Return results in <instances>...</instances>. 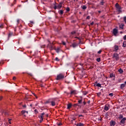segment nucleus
Instances as JSON below:
<instances>
[{"label":"nucleus","mask_w":126,"mask_h":126,"mask_svg":"<svg viewBox=\"0 0 126 126\" xmlns=\"http://www.w3.org/2000/svg\"><path fill=\"white\" fill-rule=\"evenodd\" d=\"M112 58L116 60V61H119L120 60V55L118 53H115L113 55Z\"/></svg>","instance_id":"f257e3e1"},{"label":"nucleus","mask_w":126,"mask_h":126,"mask_svg":"<svg viewBox=\"0 0 126 126\" xmlns=\"http://www.w3.org/2000/svg\"><path fill=\"white\" fill-rule=\"evenodd\" d=\"M64 78V76L62 74H60L59 75H57V80H60V79H63V78Z\"/></svg>","instance_id":"f03ea898"},{"label":"nucleus","mask_w":126,"mask_h":126,"mask_svg":"<svg viewBox=\"0 0 126 126\" xmlns=\"http://www.w3.org/2000/svg\"><path fill=\"white\" fill-rule=\"evenodd\" d=\"M76 94H77V91L76 90H71L70 94L71 95H75Z\"/></svg>","instance_id":"7ed1b4c3"},{"label":"nucleus","mask_w":126,"mask_h":126,"mask_svg":"<svg viewBox=\"0 0 126 126\" xmlns=\"http://www.w3.org/2000/svg\"><path fill=\"white\" fill-rule=\"evenodd\" d=\"M126 118H122V119H121V120L120 121V124H125L126 123Z\"/></svg>","instance_id":"20e7f679"},{"label":"nucleus","mask_w":126,"mask_h":126,"mask_svg":"<svg viewBox=\"0 0 126 126\" xmlns=\"http://www.w3.org/2000/svg\"><path fill=\"white\" fill-rule=\"evenodd\" d=\"M118 50H119V46L115 45L114 46V50H113V52H118Z\"/></svg>","instance_id":"39448f33"},{"label":"nucleus","mask_w":126,"mask_h":126,"mask_svg":"<svg viewBox=\"0 0 126 126\" xmlns=\"http://www.w3.org/2000/svg\"><path fill=\"white\" fill-rule=\"evenodd\" d=\"M113 34L115 36H117V34H118V30L114 29L113 30Z\"/></svg>","instance_id":"423d86ee"},{"label":"nucleus","mask_w":126,"mask_h":126,"mask_svg":"<svg viewBox=\"0 0 126 126\" xmlns=\"http://www.w3.org/2000/svg\"><path fill=\"white\" fill-rule=\"evenodd\" d=\"M62 6H63V3H60L57 6V9H61V8H62Z\"/></svg>","instance_id":"0eeeda50"},{"label":"nucleus","mask_w":126,"mask_h":126,"mask_svg":"<svg viewBox=\"0 0 126 126\" xmlns=\"http://www.w3.org/2000/svg\"><path fill=\"white\" fill-rule=\"evenodd\" d=\"M104 110H105V111H108L109 110V105L106 104L105 106Z\"/></svg>","instance_id":"6e6552de"},{"label":"nucleus","mask_w":126,"mask_h":126,"mask_svg":"<svg viewBox=\"0 0 126 126\" xmlns=\"http://www.w3.org/2000/svg\"><path fill=\"white\" fill-rule=\"evenodd\" d=\"M45 115V113H41V114L40 115V116H39V118L40 119H44V115Z\"/></svg>","instance_id":"1a4fd4ad"},{"label":"nucleus","mask_w":126,"mask_h":126,"mask_svg":"<svg viewBox=\"0 0 126 126\" xmlns=\"http://www.w3.org/2000/svg\"><path fill=\"white\" fill-rule=\"evenodd\" d=\"M115 125H116V123H115V122H114L113 121H111L110 122V125H111V126H115Z\"/></svg>","instance_id":"9d476101"},{"label":"nucleus","mask_w":126,"mask_h":126,"mask_svg":"<svg viewBox=\"0 0 126 126\" xmlns=\"http://www.w3.org/2000/svg\"><path fill=\"white\" fill-rule=\"evenodd\" d=\"M71 106H72V105L71 104V103H69L67 104V109H70V108H71Z\"/></svg>","instance_id":"9b49d317"},{"label":"nucleus","mask_w":126,"mask_h":126,"mask_svg":"<svg viewBox=\"0 0 126 126\" xmlns=\"http://www.w3.org/2000/svg\"><path fill=\"white\" fill-rule=\"evenodd\" d=\"M124 26H125V25L124 24H121L120 25L119 27L121 29H124Z\"/></svg>","instance_id":"f8f14e48"},{"label":"nucleus","mask_w":126,"mask_h":126,"mask_svg":"<svg viewBox=\"0 0 126 126\" xmlns=\"http://www.w3.org/2000/svg\"><path fill=\"white\" fill-rule=\"evenodd\" d=\"M77 126H84V124H83V123H78L77 124H76Z\"/></svg>","instance_id":"ddd939ff"},{"label":"nucleus","mask_w":126,"mask_h":126,"mask_svg":"<svg viewBox=\"0 0 126 126\" xmlns=\"http://www.w3.org/2000/svg\"><path fill=\"white\" fill-rule=\"evenodd\" d=\"M126 86V84H122L121 85V89H124L125 88V87Z\"/></svg>","instance_id":"4468645a"},{"label":"nucleus","mask_w":126,"mask_h":126,"mask_svg":"<svg viewBox=\"0 0 126 126\" xmlns=\"http://www.w3.org/2000/svg\"><path fill=\"white\" fill-rule=\"evenodd\" d=\"M116 8H118V9H121V7L119 5V4L117 3L116 4Z\"/></svg>","instance_id":"2eb2a0df"},{"label":"nucleus","mask_w":126,"mask_h":126,"mask_svg":"<svg viewBox=\"0 0 126 126\" xmlns=\"http://www.w3.org/2000/svg\"><path fill=\"white\" fill-rule=\"evenodd\" d=\"M119 120H122V119H124V116H123V115L120 114L119 115Z\"/></svg>","instance_id":"dca6fc26"},{"label":"nucleus","mask_w":126,"mask_h":126,"mask_svg":"<svg viewBox=\"0 0 126 126\" xmlns=\"http://www.w3.org/2000/svg\"><path fill=\"white\" fill-rule=\"evenodd\" d=\"M47 48H49L50 49V50H53V46L52 45H48L47 46Z\"/></svg>","instance_id":"f3484780"},{"label":"nucleus","mask_w":126,"mask_h":126,"mask_svg":"<svg viewBox=\"0 0 126 126\" xmlns=\"http://www.w3.org/2000/svg\"><path fill=\"white\" fill-rule=\"evenodd\" d=\"M51 105L52 106H56V102L54 101H51Z\"/></svg>","instance_id":"a211bd4d"},{"label":"nucleus","mask_w":126,"mask_h":126,"mask_svg":"<svg viewBox=\"0 0 126 126\" xmlns=\"http://www.w3.org/2000/svg\"><path fill=\"white\" fill-rule=\"evenodd\" d=\"M123 47H124V48H126V41H124L123 44Z\"/></svg>","instance_id":"6ab92c4d"},{"label":"nucleus","mask_w":126,"mask_h":126,"mask_svg":"<svg viewBox=\"0 0 126 126\" xmlns=\"http://www.w3.org/2000/svg\"><path fill=\"white\" fill-rule=\"evenodd\" d=\"M119 72H120V73H123V72H124V70H123V69H120L119 70Z\"/></svg>","instance_id":"aec40b11"},{"label":"nucleus","mask_w":126,"mask_h":126,"mask_svg":"<svg viewBox=\"0 0 126 126\" xmlns=\"http://www.w3.org/2000/svg\"><path fill=\"white\" fill-rule=\"evenodd\" d=\"M59 13L60 14H63V10H61L60 11H59Z\"/></svg>","instance_id":"412c9836"},{"label":"nucleus","mask_w":126,"mask_h":126,"mask_svg":"<svg viewBox=\"0 0 126 126\" xmlns=\"http://www.w3.org/2000/svg\"><path fill=\"white\" fill-rule=\"evenodd\" d=\"M55 50H56L57 53H59V52H60V49L59 48L56 49Z\"/></svg>","instance_id":"4be33fe9"},{"label":"nucleus","mask_w":126,"mask_h":126,"mask_svg":"<svg viewBox=\"0 0 126 126\" xmlns=\"http://www.w3.org/2000/svg\"><path fill=\"white\" fill-rule=\"evenodd\" d=\"M21 113H22V114L23 115H24V113H26V111H25V110H23V111H22Z\"/></svg>","instance_id":"5701e85b"},{"label":"nucleus","mask_w":126,"mask_h":126,"mask_svg":"<svg viewBox=\"0 0 126 126\" xmlns=\"http://www.w3.org/2000/svg\"><path fill=\"white\" fill-rule=\"evenodd\" d=\"M72 47H73V48H75V47H76V44H75V43L73 44Z\"/></svg>","instance_id":"b1692460"},{"label":"nucleus","mask_w":126,"mask_h":126,"mask_svg":"<svg viewBox=\"0 0 126 126\" xmlns=\"http://www.w3.org/2000/svg\"><path fill=\"white\" fill-rule=\"evenodd\" d=\"M96 86H97V87H101V84L99 83H98L96 84Z\"/></svg>","instance_id":"393cba45"},{"label":"nucleus","mask_w":126,"mask_h":126,"mask_svg":"<svg viewBox=\"0 0 126 126\" xmlns=\"http://www.w3.org/2000/svg\"><path fill=\"white\" fill-rule=\"evenodd\" d=\"M87 8V7L86 6H85V5H84V6H83V7H82L83 9H86Z\"/></svg>","instance_id":"a878e982"},{"label":"nucleus","mask_w":126,"mask_h":126,"mask_svg":"<svg viewBox=\"0 0 126 126\" xmlns=\"http://www.w3.org/2000/svg\"><path fill=\"white\" fill-rule=\"evenodd\" d=\"M109 96H111V97H113V96H114V94L113 93H110L109 94Z\"/></svg>","instance_id":"bb28decb"},{"label":"nucleus","mask_w":126,"mask_h":126,"mask_svg":"<svg viewBox=\"0 0 126 126\" xmlns=\"http://www.w3.org/2000/svg\"><path fill=\"white\" fill-rule=\"evenodd\" d=\"M96 61H97L98 62H100V61H101V59H100V58H97V59H96Z\"/></svg>","instance_id":"cd10ccee"},{"label":"nucleus","mask_w":126,"mask_h":126,"mask_svg":"<svg viewBox=\"0 0 126 126\" xmlns=\"http://www.w3.org/2000/svg\"><path fill=\"white\" fill-rule=\"evenodd\" d=\"M84 95H87V92H83Z\"/></svg>","instance_id":"c85d7f7f"},{"label":"nucleus","mask_w":126,"mask_h":126,"mask_svg":"<svg viewBox=\"0 0 126 126\" xmlns=\"http://www.w3.org/2000/svg\"><path fill=\"white\" fill-rule=\"evenodd\" d=\"M82 102V100H79L78 101L79 104H81Z\"/></svg>","instance_id":"c756f323"},{"label":"nucleus","mask_w":126,"mask_h":126,"mask_svg":"<svg viewBox=\"0 0 126 126\" xmlns=\"http://www.w3.org/2000/svg\"><path fill=\"white\" fill-rule=\"evenodd\" d=\"M54 8V9H57V8H58V6H57V5H55Z\"/></svg>","instance_id":"7c9ffc66"},{"label":"nucleus","mask_w":126,"mask_h":126,"mask_svg":"<svg viewBox=\"0 0 126 126\" xmlns=\"http://www.w3.org/2000/svg\"><path fill=\"white\" fill-rule=\"evenodd\" d=\"M55 60H56V61H57L58 62H59V61H60V60H59V58L58 57H56Z\"/></svg>","instance_id":"2f4dec72"},{"label":"nucleus","mask_w":126,"mask_h":126,"mask_svg":"<svg viewBox=\"0 0 126 126\" xmlns=\"http://www.w3.org/2000/svg\"><path fill=\"white\" fill-rule=\"evenodd\" d=\"M110 77L111 78L114 77V75H113V74H110Z\"/></svg>","instance_id":"473e14b6"},{"label":"nucleus","mask_w":126,"mask_h":126,"mask_svg":"<svg viewBox=\"0 0 126 126\" xmlns=\"http://www.w3.org/2000/svg\"><path fill=\"white\" fill-rule=\"evenodd\" d=\"M12 33H10L8 35V37H10V36H12Z\"/></svg>","instance_id":"72a5a7b5"},{"label":"nucleus","mask_w":126,"mask_h":126,"mask_svg":"<svg viewBox=\"0 0 126 126\" xmlns=\"http://www.w3.org/2000/svg\"><path fill=\"white\" fill-rule=\"evenodd\" d=\"M123 39L126 40V35L124 36Z\"/></svg>","instance_id":"f704fd0d"},{"label":"nucleus","mask_w":126,"mask_h":126,"mask_svg":"<svg viewBox=\"0 0 126 126\" xmlns=\"http://www.w3.org/2000/svg\"><path fill=\"white\" fill-rule=\"evenodd\" d=\"M97 53L98 54H101V53H102V50H99Z\"/></svg>","instance_id":"c9c22d12"},{"label":"nucleus","mask_w":126,"mask_h":126,"mask_svg":"<svg viewBox=\"0 0 126 126\" xmlns=\"http://www.w3.org/2000/svg\"><path fill=\"white\" fill-rule=\"evenodd\" d=\"M87 19H90V16H88L87 17Z\"/></svg>","instance_id":"e433bc0d"},{"label":"nucleus","mask_w":126,"mask_h":126,"mask_svg":"<svg viewBox=\"0 0 126 126\" xmlns=\"http://www.w3.org/2000/svg\"><path fill=\"white\" fill-rule=\"evenodd\" d=\"M40 123H42V122H43V118L42 119H40V120L39 121Z\"/></svg>","instance_id":"4c0bfd02"},{"label":"nucleus","mask_w":126,"mask_h":126,"mask_svg":"<svg viewBox=\"0 0 126 126\" xmlns=\"http://www.w3.org/2000/svg\"><path fill=\"white\" fill-rule=\"evenodd\" d=\"M91 25H93L94 24V22H92L91 24Z\"/></svg>","instance_id":"58836bf2"},{"label":"nucleus","mask_w":126,"mask_h":126,"mask_svg":"<svg viewBox=\"0 0 126 126\" xmlns=\"http://www.w3.org/2000/svg\"><path fill=\"white\" fill-rule=\"evenodd\" d=\"M2 100V96H0V101Z\"/></svg>","instance_id":"ea45409f"},{"label":"nucleus","mask_w":126,"mask_h":126,"mask_svg":"<svg viewBox=\"0 0 126 126\" xmlns=\"http://www.w3.org/2000/svg\"><path fill=\"white\" fill-rule=\"evenodd\" d=\"M11 119H8L9 124H11V122H10V120Z\"/></svg>","instance_id":"a19ab883"},{"label":"nucleus","mask_w":126,"mask_h":126,"mask_svg":"<svg viewBox=\"0 0 126 126\" xmlns=\"http://www.w3.org/2000/svg\"><path fill=\"white\" fill-rule=\"evenodd\" d=\"M66 11H69V8H66Z\"/></svg>","instance_id":"79ce46f5"},{"label":"nucleus","mask_w":126,"mask_h":126,"mask_svg":"<svg viewBox=\"0 0 126 126\" xmlns=\"http://www.w3.org/2000/svg\"><path fill=\"white\" fill-rule=\"evenodd\" d=\"M13 80H15V79H16V77H13Z\"/></svg>","instance_id":"37998d69"},{"label":"nucleus","mask_w":126,"mask_h":126,"mask_svg":"<svg viewBox=\"0 0 126 126\" xmlns=\"http://www.w3.org/2000/svg\"><path fill=\"white\" fill-rule=\"evenodd\" d=\"M23 108H26V105H24L23 106Z\"/></svg>","instance_id":"c03bdc74"},{"label":"nucleus","mask_w":126,"mask_h":126,"mask_svg":"<svg viewBox=\"0 0 126 126\" xmlns=\"http://www.w3.org/2000/svg\"><path fill=\"white\" fill-rule=\"evenodd\" d=\"M58 126H62V123H59L58 124Z\"/></svg>","instance_id":"a18cd8bd"},{"label":"nucleus","mask_w":126,"mask_h":126,"mask_svg":"<svg viewBox=\"0 0 126 126\" xmlns=\"http://www.w3.org/2000/svg\"><path fill=\"white\" fill-rule=\"evenodd\" d=\"M63 45H65V42H63Z\"/></svg>","instance_id":"49530a36"},{"label":"nucleus","mask_w":126,"mask_h":126,"mask_svg":"<svg viewBox=\"0 0 126 126\" xmlns=\"http://www.w3.org/2000/svg\"><path fill=\"white\" fill-rule=\"evenodd\" d=\"M87 103L88 104H90V100L88 101Z\"/></svg>","instance_id":"de8ad7c7"},{"label":"nucleus","mask_w":126,"mask_h":126,"mask_svg":"<svg viewBox=\"0 0 126 126\" xmlns=\"http://www.w3.org/2000/svg\"><path fill=\"white\" fill-rule=\"evenodd\" d=\"M71 33L72 34H75V32H72Z\"/></svg>","instance_id":"09e8293b"},{"label":"nucleus","mask_w":126,"mask_h":126,"mask_svg":"<svg viewBox=\"0 0 126 126\" xmlns=\"http://www.w3.org/2000/svg\"><path fill=\"white\" fill-rule=\"evenodd\" d=\"M34 112H35L36 113H38V111H37V110H36V109H35V110H34Z\"/></svg>","instance_id":"8fccbe9b"},{"label":"nucleus","mask_w":126,"mask_h":126,"mask_svg":"<svg viewBox=\"0 0 126 126\" xmlns=\"http://www.w3.org/2000/svg\"><path fill=\"white\" fill-rule=\"evenodd\" d=\"M79 117H83V115H79Z\"/></svg>","instance_id":"3c124183"},{"label":"nucleus","mask_w":126,"mask_h":126,"mask_svg":"<svg viewBox=\"0 0 126 126\" xmlns=\"http://www.w3.org/2000/svg\"><path fill=\"white\" fill-rule=\"evenodd\" d=\"M104 3V2L103 1L101 2V4H102V5H103V4Z\"/></svg>","instance_id":"603ef678"},{"label":"nucleus","mask_w":126,"mask_h":126,"mask_svg":"<svg viewBox=\"0 0 126 126\" xmlns=\"http://www.w3.org/2000/svg\"><path fill=\"white\" fill-rule=\"evenodd\" d=\"M0 28H2V25H1L0 26Z\"/></svg>","instance_id":"864d4df0"},{"label":"nucleus","mask_w":126,"mask_h":126,"mask_svg":"<svg viewBox=\"0 0 126 126\" xmlns=\"http://www.w3.org/2000/svg\"><path fill=\"white\" fill-rule=\"evenodd\" d=\"M76 106H77V104H75L74 105V107H75Z\"/></svg>","instance_id":"5fc2aeb1"},{"label":"nucleus","mask_w":126,"mask_h":126,"mask_svg":"<svg viewBox=\"0 0 126 126\" xmlns=\"http://www.w3.org/2000/svg\"><path fill=\"white\" fill-rule=\"evenodd\" d=\"M84 105H85L86 104V102H85V101H84Z\"/></svg>","instance_id":"6e6d98bb"},{"label":"nucleus","mask_w":126,"mask_h":126,"mask_svg":"<svg viewBox=\"0 0 126 126\" xmlns=\"http://www.w3.org/2000/svg\"><path fill=\"white\" fill-rule=\"evenodd\" d=\"M46 117H49V115L48 114H46Z\"/></svg>","instance_id":"4d7b16f0"},{"label":"nucleus","mask_w":126,"mask_h":126,"mask_svg":"<svg viewBox=\"0 0 126 126\" xmlns=\"http://www.w3.org/2000/svg\"><path fill=\"white\" fill-rule=\"evenodd\" d=\"M17 23H19V20H17Z\"/></svg>","instance_id":"13d9d810"},{"label":"nucleus","mask_w":126,"mask_h":126,"mask_svg":"<svg viewBox=\"0 0 126 126\" xmlns=\"http://www.w3.org/2000/svg\"><path fill=\"white\" fill-rule=\"evenodd\" d=\"M35 126H40L39 124L35 125Z\"/></svg>","instance_id":"bf43d9fd"},{"label":"nucleus","mask_w":126,"mask_h":126,"mask_svg":"<svg viewBox=\"0 0 126 126\" xmlns=\"http://www.w3.org/2000/svg\"><path fill=\"white\" fill-rule=\"evenodd\" d=\"M121 34H123V32H120Z\"/></svg>","instance_id":"052dcab7"},{"label":"nucleus","mask_w":126,"mask_h":126,"mask_svg":"<svg viewBox=\"0 0 126 126\" xmlns=\"http://www.w3.org/2000/svg\"><path fill=\"white\" fill-rule=\"evenodd\" d=\"M26 113H27V114H28V111H26Z\"/></svg>","instance_id":"680f3d73"},{"label":"nucleus","mask_w":126,"mask_h":126,"mask_svg":"<svg viewBox=\"0 0 126 126\" xmlns=\"http://www.w3.org/2000/svg\"><path fill=\"white\" fill-rule=\"evenodd\" d=\"M125 85H126V81L125 82Z\"/></svg>","instance_id":"e2e57ef3"},{"label":"nucleus","mask_w":126,"mask_h":126,"mask_svg":"<svg viewBox=\"0 0 126 126\" xmlns=\"http://www.w3.org/2000/svg\"><path fill=\"white\" fill-rule=\"evenodd\" d=\"M30 106H31V107H32V104H31Z\"/></svg>","instance_id":"0e129e2a"},{"label":"nucleus","mask_w":126,"mask_h":126,"mask_svg":"<svg viewBox=\"0 0 126 126\" xmlns=\"http://www.w3.org/2000/svg\"><path fill=\"white\" fill-rule=\"evenodd\" d=\"M45 103H46V104L48 103V102H46Z\"/></svg>","instance_id":"69168bd1"},{"label":"nucleus","mask_w":126,"mask_h":126,"mask_svg":"<svg viewBox=\"0 0 126 126\" xmlns=\"http://www.w3.org/2000/svg\"><path fill=\"white\" fill-rule=\"evenodd\" d=\"M32 23H33V22H31Z\"/></svg>","instance_id":"338daca9"}]
</instances>
